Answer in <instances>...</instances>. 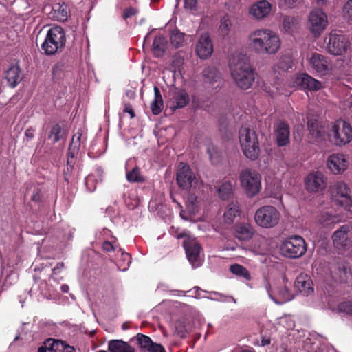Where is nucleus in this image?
Segmentation results:
<instances>
[{
	"label": "nucleus",
	"instance_id": "nucleus-1",
	"mask_svg": "<svg viewBox=\"0 0 352 352\" xmlns=\"http://www.w3.org/2000/svg\"><path fill=\"white\" fill-rule=\"evenodd\" d=\"M249 47L257 54H275L280 47L279 36L268 28L256 29L250 33Z\"/></svg>",
	"mask_w": 352,
	"mask_h": 352
},
{
	"label": "nucleus",
	"instance_id": "nucleus-2",
	"mask_svg": "<svg viewBox=\"0 0 352 352\" xmlns=\"http://www.w3.org/2000/svg\"><path fill=\"white\" fill-rule=\"evenodd\" d=\"M231 76L236 85L242 89H249L255 79L254 72L249 57L243 53H234L230 60Z\"/></svg>",
	"mask_w": 352,
	"mask_h": 352
},
{
	"label": "nucleus",
	"instance_id": "nucleus-3",
	"mask_svg": "<svg viewBox=\"0 0 352 352\" xmlns=\"http://www.w3.org/2000/svg\"><path fill=\"white\" fill-rule=\"evenodd\" d=\"M239 140L244 155L250 160H256L260 155L257 134L253 129L242 126L239 131Z\"/></svg>",
	"mask_w": 352,
	"mask_h": 352
},
{
	"label": "nucleus",
	"instance_id": "nucleus-4",
	"mask_svg": "<svg viewBox=\"0 0 352 352\" xmlns=\"http://www.w3.org/2000/svg\"><path fill=\"white\" fill-rule=\"evenodd\" d=\"M280 217V212L276 207L271 205H265L256 210L254 219L255 223L258 227L271 229L279 224Z\"/></svg>",
	"mask_w": 352,
	"mask_h": 352
},
{
	"label": "nucleus",
	"instance_id": "nucleus-5",
	"mask_svg": "<svg viewBox=\"0 0 352 352\" xmlns=\"http://www.w3.org/2000/svg\"><path fill=\"white\" fill-rule=\"evenodd\" d=\"M239 182L248 197L256 196L261 189V176L254 169H243L239 174Z\"/></svg>",
	"mask_w": 352,
	"mask_h": 352
},
{
	"label": "nucleus",
	"instance_id": "nucleus-6",
	"mask_svg": "<svg viewBox=\"0 0 352 352\" xmlns=\"http://www.w3.org/2000/svg\"><path fill=\"white\" fill-rule=\"evenodd\" d=\"M65 43V34L61 27L50 28L47 34L41 48L45 54L52 55L63 48Z\"/></svg>",
	"mask_w": 352,
	"mask_h": 352
},
{
	"label": "nucleus",
	"instance_id": "nucleus-7",
	"mask_svg": "<svg viewBox=\"0 0 352 352\" xmlns=\"http://www.w3.org/2000/svg\"><path fill=\"white\" fill-rule=\"evenodd\" d=\"M176 181L179 188L186 190H195L202 186V182L195 176L190 166L183 162L179 164Z\"/></svg>",
	"mask_w": 352,
	"mask_h": 352
},
{
	"label": "nucleus",
	"instance_id": "nucleus-8",
	"mask_svg": "<svg viewBox=\"0 0 352 352\" xmlns=\"http://www.w3.org/2000/svg\"><path fill=\"white\" fill-rule=\"evenodd\" d=\"M307 250L304 239L300 236H292L284 240L280 246L282 255L288 258L302 256Z\"/></svg>",
	"mask_w": 352,
	"mask_h": 352
},
{
	"label": "nucleus",
	"instance_id": "nucleus-9",
	"mask_svg": "<svg viewBox=\"0 0 352 352\" xmlns=\"http://www.w3.org/2000/svg\"><path fill=\"white\" fill-rule=\"evenodd\" d=\"M185 237L183 243V246L186 250L187 258L193 268H197L202 265V260L200 254L202 248L197 241V239L181 233L177 236V238Z\"/></svg>",
	"mask_w": 352,
	"mask_h": 352
},
{
	"label": "nucleus",
	"instance_id": "nucleus-10",
	"mask_svg": "<svg viewBox=\"0 0 352 352\" xmlns=\"http://www.w3.org/2000/svg\"><path fill=\"white\" fill-rule=\"evenodd\" d=\"M329 136L336 146L345 145L352 140V127L348 122L338 120L332 126Z\"/></svg>",
	"mask_w": 352,
	"mask_h": 352
},
{
	"label": "nucleus",
	"instance_id": "nucleus-11",
	"mask_svg": "<svg viewBox=\"0 0 352 352\" xmlns=\"http://www.w3.org/2000/svg\"><path fill=\"white\" fill-rule=\"evenodd\" d=\"M305 187L310 193L323 192L328 185V177L322 171L313 170L304 179Z\"/></svg>",
	"mask_w": 352,
	"mask_h": 352
},
{
	"label": "nucleus",
	"instance_id": "nucleus-12",
	"mask_svg": "<svg viewBox=\"0 0 352 352\" xmlns=\"http://www.w3.org/2000/svg\"><path fill=\"white\" fill-rule=\"evenodd\" d=\"M328 23L327 15L322 9L314 8L309 12L307 25L314 36H320L327 27Z\"/></svg>",
	"mask_w": 352,
	"mask_h": 352
},
{
	"label": "nucleus",
	"instance_id": "nucleus-13",
	"mask_svg": "<svg viewBox=\"0 0 352 352\" xmlns=\"http://www.w3.org/2000/svg\"><path fill=\"white\" fill-rule=\"evenodd\" d=\"M307 60L311 68L320 76L329 74L333 69L331 60L324 54L312 52L307 55Z\"/></svg>",
	"mask_w": 352,
	"mask_h": 352
},
{
	"label": "nucleus",
	"instance_id": "nucleus-14",
	"mask_svg": "<svg viewBox=\"0 0 352 352\" xmlns=\"http://www.w3.org/2000/svg\"><path fill=\"white\" fill-rule=\"evenodd\" d=\"M350 48V42L347 37L342 34L331 32L329 36L327 49L329 53L340 56L343 55Z\"/></svg>",
	"mask_w": 352,
	"mask_h": 352
},
{
	"label": "nucleus",
	"instance_id": "nucleus-15",
	"mask_svg": "<svg viewBox=\"0 0 352 352\" xmlns=\"http://www.w3.org/2000/svg\"><path fill=\"white\" fill-rule=\"evenodd\" d=\"M273 5L268 0H257L248 9V14L254 20L263 21L273 12Z\"/></svg>",
	"mask_w": 352,
	"mask_h": 352
},
{
	"label": "nucleus",
	"instance_id": "nucleus-16",
	"mask_svg": "<svg viewBox=\"0 0 352 352\" xmlns=\"http://www.w3.org/2000/svg\"><path fill=\"white\" fill-rule=\"evenodd\" d=\"M334 246L338 249H346L352 245V226L348 224L341 226L332 235Z\"/></svg>",
	"mask_w": 352,
	"mask_h": 352
},
{
	"label": "nucleus",
	"instance_id": "nucleus-17",
	"mask_svg": "<svg viewBox=\"0 0 352 352\" xmlns=\"http://www.w3.org/2000/svg\"><path fill=\"white\" fill-rule=\"evenodd\" d=\"M326 166L333 175L342 174L348 168L349 162L343 153H333L327 160Z\"/></svg>",
	"mask_w": 352,
	"mask_h": 352
},
{
	"label": "nucleus",
	"instance_id": "nucleus-18",
	"mask_svg": "<svg viewBox=\"0 0 352 352\" xmlns=\"http://www.w3.org/2000/svg\"><path fill=\"white\" fill-rule=\"evenodd\" d=\"M195 52L201 59L209 58L213 52V43L208 33L200 35L196 44Z\"/></svg>",
	"mask_w": 352,
	"mask_h": 352
},
{
	"label": "nucleus",
	"instance_id": "nucleus-19",
	"mask_svg": "<svg viewBox=\"0 0 352 352\" xmlns=\"http://www.w3.org/2000/svg\"><path fill=\"white\" fill-rule=\"evenodd\" d=\"M307 126L309 135L311 137L314 142H319L324 140L326 136L325 128L316 119L307 116Z\"/></svg>",
	"mask_w": 352,
	"mask_h": 352
},
{
	"label": "nucleus",
	"instance_id": "nucleus-20",
	"mask_svg": "<svg viewBox=\"0 0 352 352\" xmlns=\"http://www.w3.org/2000/svg\"><path fill=\"white\" fill-rule=\"evenodd\" d=\"M294 287L303 296H308L314 293L313 282L306 274H299L294 282Z\"/></svg>",
	"mask_w": 352,
	"mask_h": 352
},
{
	"label": "nucleus",
	"instance_id": "nucleus-21",
	"mask_svg": "<svg viewBox=\"0 0 352 352\" xmlns=\"http://www.w3.org/2000/svg\"><path fill=\"white\" fill-rule=\"evenodd\" d=\"M274 132L278 146H285L289 142L290 131L287 123L283 121L278 122L274 127Z\"/></svg>",
	"mask_w": 352,
	"mask_h": 352
},
{
	"label": "nucleus",
	"instance_id": "nucleus-22",
	"mask_svg": "<svg viewBox=\"0 0 352 352\" xmlns=\"http://www.w3.org/2000/svg\"><path fill=\"white\" fill-rule=\"evenodd\" d=\"M190 101L189 95L184 89H175L170 99V107L173 110L186 107Z\"/></svg>",
	"mask_w": 352,
	"mask_h": 352
},
{
	"label": "nucleus",
	"instance_id": "nucleus-23",
	"mask_svg": "<svg viewBox=\"0 0 352 352\" xmlns=\"http://www.w3.org/2000/svg\"><path fill=\"white\" fill-rule=\"evenodd\" d=\"M296 83L302 89L309 91H318L322 87L321 82L307 74H301L296 78Z\"/></svg>",
	"mask_w": 352,
	"mask_h": 352
},
{
	"label": "nucleus",
	"instance_id": "nucleus-24",
	"mask_svg": "<svg viewBox=\"0 0 352 352\" xmlns=\"http://www.w3.org/2000/svg\"><path fill=\"white\" fill-rule=\"evenodd\" d=\"M235 236L240 241H248L254 233V228L248 223H239L234 227Z\"/></svg>",
	"mask_w": 352,
	"mask_h": 352
},
{
	"label": "nucleus",
	"instance_id": "nucleus-25",
	"mask_svg": "<svg viewBox=\"0 0 352 352\" xmlns=\"http://www.w3.org/2000/svg\"><path fill=\"white\" fill-rule=\"evenodd\" d=\"M6 78L10 87H15L22 80L19 67L14 65L10 67L6 72Z\"/></svg>",
	"mask_w": 352,
	"mask_h": 352
},
{
	"label": "nucleus",
	"instance_id": "nucleus-26",
	"mask_svg": "<svg viewBox=\"0 0 352 352\" xmlns=\"http://www.w3.org/2000/svg\"><path fill=\"white\" fill-rule=\"evenodd\" d=\"M241 211L237 202H231L228 205L225 210L223 218L226 223L231 224L235 218L240 215Z\"/></svg>",
	"mask_w": 352,
	"mask_h": 352
},
{
	"label": "nucleus",
	"instance_id": "nucleus-27",
	"mask_svg": "<svg viewBox=\"0 0 352 352\" xmlns=\"http://www.w3.org/2000/svg\"><path fill=\"white\" fill-rule=\"evenodd\" d=\"M351 276V272L347 263H342L337 265L333 278L340 282H346Z\"/></svg>",
	"mask_w": 352,
	"mask_h": 352
},
{
	"label": "nucleus",
	"instance_id": "nucleus-28",
	"mask_svg": "<svg viewBox=\"0 0 352 352\" xmlns=\"http://www.w3.org/2000/svg\"><path fill=\"white\" fill-rule=\"evenodd\" d=\"M154 99L151 103V109L154 115H159L163 109L164 103L160 89L154 87Z\"/></svg>",
	"mask_w": 352,
	"mask_h": 352
},
{
	"label": "nucleus",
	"instance_id": "nucleus-29",
	"mask_svg": "<svg viewBox=\"0 0 352 352\" xmlns=\"http://www.w3.org/2000/svg\"><path fill=\"white\" fill-rule=\"evenodd\" d=\"M102 171L100 168L96 170V173L89 175L85 179V184L87 189L92 192L95 190L96 184L102 182Z\"/></svg>",
	"mask_w": 352,
	"mask_h": 352
},
{
	"label": "nucleus",
	"instance_id": "nucleus-30",
	"mask_svg": "<svg viewBox=\"0 0 352 352\" xmlns=\"http://www.w3.org/2000/svg\"><path fill=\"white\" fill-rule=\"evenodd\" d=\"M166 45V38L162 36L155 37L153 41L152 50L155 56H162Z\"/></svg>",
	"mask_w": 352,
	"mask_h": 352
},
{
	"label": "nucleus",
	"instance_id": "nucleus-31",
	"mask_svg": "<svg viewBox=\"0 0 352 352\" xmlns=\"http://www.w3.org/2000/svg\"><path fill=\"white\" fill-rule=\"evenodd\" d=\"M233 184L230 181H223L217 188V194L222 199H228L232 193Z\"/></svg>",
	"mask_w": 352,
	"mask_h": 352
},
{
	"label": "nucleus",
	"instance_id": "nucleus-32",
	"mask_svg": "<svg viewBox=\"0 0 352 352\" xmlns=\"http://www.w3.org/2000/svg\"><path fill=\"white\" fill-rule=\"evenodd\" d=\"M230 271L235 276L250 280L252 277L249 271L243 265L235 263L230 266Z\"/></svg>",
	"mask_w": 352,
	"mask_h": 352
},
{
	"label": "nucleus",
	"instance_id": "nucleus-33",
	"mask_svg": "<svg viewBox=\"0 0 352 352\" xmlns=\"http://www.w3.org/2000/svg\"><path fill=\"white\" fill-rule=\"evenodd\" d=\"M67 8L65 4H55L53 7V17L58 21H64L67 18Z\"/></svg>",
	"mask_w": 352,
	"mask_h": 352
},
{
	"label": "nucleus",
	"instance_id": "nucleus-34",
	"mask_svg": "<svg viewBox=\"0 0 352 352\" xmlns=\"http://www.w3.org/2000/svg\"><path fill=\"white\" fill-rule=\"evenodd\" d=\"M186 205L189 211L192 214H195L199 208V201L197 197L194 193H188L186 197Z\"/></svg>",
	"mask_w": 352,
	"mask_h": 352
},
{
	"label": "nucleus",
	"instance_id": "nucleus-35",
	"mask_svg": "<svg viewBox=\"0 0 352 352\" xmlns=\"http://www.w3.org/2000/svg\"><path fill=\"white\" fill-rule=\"evenodd\" d=\"M318 223L324 227H331L337 222V217L329 212H321L318 217Z\"/></svg>",
	"mask_w": 352,
	"mask_h": 352
},
{
	"label": "nucleus",
	"instance_id": "nucleus-36",
	"mask_svg": "<svg viewBox=\"0 0 352 352\" xmlns=\"http://www.w3.org/2000/svg\"><path fill=\"white\" fill-rule=\"evenodd\" d=\"M82 133L78 131L74 135L72 139V142L69 146V155L72 158L75 157V155L78 151L80 146V140H81Z\"/></svg>",
	"mask_w": 352,
	"mask_h": 352
},
{
	"label": "nucleus",
	"instance_id": "nucleus-37",
	"mask_svg": "<svg viewBox=\"0 0 352 352\" xmlns=\"http://www.w3.org/2000/svg\"><path fill=\"white\" fill-rule=\"evenodd\" d=\"M130 345L120 340H113L109 342V350L111 352H124Z\"/></svg>",
	"mask_w": 352,
	"mask_h": 352
},
{
	"label": "nucleus",
	"instance_id": "nucleus-38",
	"mask_svg": "<svg viewBox=\"0 0 352 352\" xmlns=\"http://www.w3.org/2000/svg\"><path fill=\"white\" fill-rule=\"evenodd\" d=\"M203 76L205 82L208 83L217 81L219 78L217 69L214 67H206L203 71Z\"/></svg>",
	"mask_w": 352,
	"mask_h": 352
},
{
	"label": "nucleus",
	"instance_id": "nucleus-39",
	"mask_svg": "<svg viewBox=\"0 0 352 352\" xmlns=\"http://www.w3.org/2000/svg\"><path fill=\"white\" fill-rule=\"evenodd\" d=\"M185 34L178 30H174L171 32L170 39L171 44L175 47L179 48L182 46L184 42Z\"/></svg>",
	"mask_w": 352,
	"mask_h": 352
},
{
	"label": "nucleus",
	"instance_id": "nucleus-40",
	"mask_svg": "<svg viewBox=\"0 0 352 352\" xmlns=\"http://www.w3.org/2000/svg\"><path fill=\"white\" fill-rule=\"evenodd\" d=\"M126 177L129 182H143L144 181V177L138 167H135L131 170L127 171Z\"/></svg>",
	"mask_w": 352,
	"mask_h": 352
},
{
	"label": "nucleus",
	"instance_id": "nucleus-41",
	"mask_svg": "<svg viewBox=\"0 0 352 352\" xmlns=\"http://www.w3.org/2000/svg\"><path fill=\"white\" fill-rule=\"evenodd\" d=\"M231 27L232 22L230 19L227 16L223 17L219 28V34L223 36L228 35L230 31Z\"/></svg>",
	"mask_w": 352,
	"mask_h": 352
},
{
	"label": "nucleus",
	"instance_id": "nucleus-42",
	"mask_svg": "<svg viewBox=\"0 0 352 352\" xmlns=\"http://www.w3.org/2000/svg\"><path fill=\"white\" fill-rule=\"evenodd\" d=\"M121 261H120L118 263V268L120 271H126L128 267H129V265L131 263V256L129 254L122 252L121 253Z\"/></svg>",
	"mask_w": 352,
	"mask_h": 352
},
{
	"label": "nucleus",
	"instance_id": "nucleus-43",
	"mask_svg": "<svg viewBox=\"0 0 352 352\" xmlns=\"http://www.w3.org/2000/svg\"><path fill=\"white\" fill-rule=\"evenodd\" d=\"M208 153L212 164H217L221 159V152L214 145H210L208 147Z\"/></svg>",
	"mask_w": 352,
	"mask_h": 352
},
{
	"label": "nucleus",
	"instance_id": "nucleus-44",
	"mask_svg": "<svg viewBox=\"0 0 352 352\" xmlns=\"http://www.w3.org/2000/svg\"><path fill=\"white\" fill-rule=\"evenodd\" d=\"M210 294L214 295L212 300L220 301V302H228L232 301L234 303H236V300L232 296H227L219 293L218 292H210Z\"/></svg>",
	"mask_w": 352,
	"mask_h": 352
},
{
	"label": "nucleus",
	"instance_id": "nucleus-45",
	"mask_svg": "<svg viewBox=\"0 0 352 352\" xmlns=\"http://www.w3.org/2000/svg\"><path fill=\"white\" fill-rule=\"evenodd\" d=\"M276 66L282 71L285 72L292 68V61L289 56H282L279 59Z\"/></svg>",
	"mask_w": 352,
	"mask_h": 352
},
{
	"label": "nucleus",
	"instance_id": "nucleus-46",
	"mask_svg": "<svg viewBox=\"0 0 352 352\" xmlns=\"http://www.w3.org/2000/svg\"><path fill=\"white\" fill-rule=\"evenodd\" d=\"M45 345L47 346V351L60 350V346H64V342L57 341L54 339H48L44 342Z\"/></svg>",
	"mask_w": 352,
	"mask_h": 352
},
{
	"label": "nucleus",
	"instance_id": "nucleus-47",
	"mask_svg": "<svg viewBox=\"0 0 352 352\" xmlns=\"http://www.w3.org/2000/svg\"><path fill=\"white\" fill-rule=\"evenodd\" d=\"M278 293L284 302L289 301L293 299V295L286 285L279 288L278 289Z\"/></svg>",
	"mask_w": 352,
	"mask_h": 352
},
{
	"label": "nucleus",
	"instance_id": "nucleus-48",
	"mask_svg": "<svg viewBox=\"0 0 352 352\" xmlns=\"http://www.w3.org/2000/svg\"><path fill=\"white\" fill-rule=\"evenodd\" d=\"M297 20L292 16H285L283 20V27L285 31H290L296 24Z\"/></svg>",
	"mask_w": 352,
	"mask_h": 352
},
{
	"label": "nucleus",
	"instance_id": "nucleus-49",
	"mask_svg": "<svg viewBox=\"0 0 352 352\" xmlns=\"http://www.w3.org/2000/svg\"><path fill=\"white\" fill-rule=\"evenodd\" d=\"M138 341L141 347L146 348L148 350L154 344L148 336L143 334H138Z\"/></svg>",
	"mask_w": 352,
	"mask_h": 352
},
{
	"label": "nucleus",
	"instance_id": "nucleus-50",
	"mask_svg": "<svg viewBox=\"0 0 352 352\" xmlns=\"http://www.w3.org/2000/svg\"><path fill=\"white\" fill-rule=\"evenodd\" d=\"M302 0H278V5L281 8H294Z\"/></svg>",
	"mask_w": 352,
	"mask_h": 352
},
{
	"label": "nucleus",
	"instance_id": "nucleus-51",
	"mask_svg": "<svg viewBox=\"0 0 352 352\" xmlns=\"http://www.w3.org/2000/svg\"><path fill=\"white\" fill-rule=\"evenodd\" d=\"M278 324L287 329H292L295 326L294 321L289 316L280 318Z\"/></svg>",
	"mask_w": 352,
	"mask_h": 352
},
{
	"label": "nucleus",
	"instance_id": "nucleus-52",
	"mask_svg": "<svg viewBox=\"0 0 352 352\" xmlns=\"http://www.w3.org/2000/svg\"><path fill=\"white\" fill-rule=\"evenodd\" d=\"M61 132H62V129H61V126H59L58 124H56L55 126H54L52 128V130H51V132H50V138L54 142H58L60 138V134H61Z\"/></svg>",
	"mask_w": 352,
	"mask_h": 352
},
{
	"label": "nucleus",
	"instance_id": "nucleus-53",
	"mask_svg": "<svg viewBox=\"0 0 352 352\" xmlns=\"http://www.w3.org/2000/svg\"><path fill=\"white\" fill-rule=\"evenodd\" d=\"M343 12L345 17L352 21V0H349L343 7Z\"/></svg>",
	"mask_w": 352,
	"mask_h": 352
},
{
	"label": "nucleus",
	"instance_id": "nucleus-54",
	"mask_svg": "<svg viewBox=\"0 0 352 352\" xmlns=\"http://www.w3.org/2000/svg\"><path fill=\"white\" fill-rule=\"evenodd\" d=\"M339 309L341 311L352 315V300L340 303Z\"/></svg>",
	"mask_w": 352,
	"mask_h": 352
},
{
	"label": "nucleus",
	"instance_id": "nucleus-55",
	"mask_svg": "<svg viewBox=\"0 0 352 352\" xmlns=\"http://www.w3.org/2000/svg\"><path fill=\"white\" fill-rule=\"evenodd\" d=\"M64 69V65L63 63H58L56 64L52 69L53 76L56 78H58L61 76L62 72Z\"/></svg>",
	"mask_w": 352,
	"mask_h": 352
},
{
	"label": "nucleus",
	"instance_id": "nucleus-56",
	"mask_svg": "<svg viewBox=\"0 0 352 352\" xmlns=\"http://www.w3.org/2000/svg\"><path fill=\"white\" fill-rule=\"evenodd\" d=\"M263 286H264L265 290L267 291L270 298L272 300H273L275 302L278 303L277 301L274 299V298L273 296L272 289L271 284H270L268 278H264Z\"/></svg>",
	"mask_w": 352,
	"mask_h": 352
},
{
	"label": "nucleus",
	"instance_id": "nucleus-57",
	"mask_svg": "<svg viewBox=\"0 0 352 352\" xmlns=\"http://www.w3.org/2000/svg\"><path fill=\"white\" fill-rule=\"evenodd\" d=\"M138 10L135 8L129 7L126 8L123 14L124 19H128L138 13Z\"/></svg>",
	"mask_w": 352,
	"mask_h": 352
},
{
	"label": "nucleus",
	"instance_id": "nucleus-58",
	"mask_svg": "<svg viewBox=\"0 0 352 352\" xmlns=\"http://www.w3.org/2000/svg\"><path fill=\"white\" fill-rule=\"evenodd\" d=\"M148 352H166L164 348L159 344L154 343L148 348Z\"/></svg>",
	"mask_w": 352,
	"mask_h": 352
},
{
	"label": "nucleus",
	"instance_id": "nucleus-59",
	"mask_svg": "<svg viewBox=\"0 0 352 352\" xmlns=\"http://www.w3.org/2000/svg\"><path fill=\"white\" fill-rule=\"evenodd\" d=\"M197 5V0H184V6L186 9L193 10Z\"/></svg>",
	"mask_w": 352,
	"mask_h": 352
},
{
	"label": "nucleus",
	"instance_id": "nucleus-60",
	"mask_svg": "<svg viewBox=\"0 0 352 352\" xmlns=\"http://www.w3.org/2000/svg\"><path fill=\"white\" fill-rule=\"evenodd\" d=\"M183 63V58L181 56H175L173 60V66L176 69Z\"/></svg>",
	"mask_w": 352,
	"mask_h": 352
},
{
	"label": "nucleus",
	"instance_id": "nucleus-61",
	"mask_svg": "<svg viewBox=\"0 0 352 352\" xmlns=\"http://www.w3.org/2000/svg\"><path fill=\"white\" fill-rule=\"evenodd\" d=\"M103 250L106 252L114 250L116 249L114 245L109 241H104L102 245Z\"/></svg>",
	"mask_w": 352,
	"mask_h": 352
},
{
	"label": "nucleus",
	"instance_id": "nucleus-62",
	"mask_svg": "<svg viewBox=\"0 0 352 352\" xmlns=\"http://www.w3.org/2000/svg\"><path fill=\"white\" fill-rule=\"evenodd\" d=\"M74 164V157L72 158L71 156L68 154L67 162V173L70 172V170L73 168V165Z\"/></svg>",
	"mask_w": 352,
	"mask_h": 352
},
{
	"label": "nucleus",
	"instance_id": "nucleus-63",
	"mask_svg": "<svg viewBox=\"0 0 352 352\" xmlns=\"http://www.w3.org/2000/svg\"><path fill=\"white\" fill-rule=\"evenodd\" d=\"M124 111L126 112V113H129L131 118L135 117V113H134L133 109V108H132L131 104H126L124 105Z\"/></svg>",
	"mask_w": 352,
	"mask_h": 352
},
{
	"label": "nucleus",
	"instance_id": "nucleus-64",
	"mask_svg": "<svg viewBox=\"0 0 352 352\" xmlns=\"http://www.w3.org/2000/svg\"><path fill=\"white\" fill-rule=\"evenodd\" d=\"M25 135L28 140H30L34 136V130L32 129H28L25 131Z\"/></svg>",
	"mask_w": 352,
	"mask_h": 352
}]
</instances>
